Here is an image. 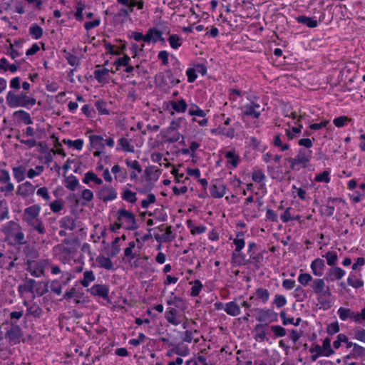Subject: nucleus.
<instances>
[{
  "mask_svg": "<svg viewBox=\"0 0 365 365\" xmlns=\"http://www.w3.org/2000/svg\"><path fill=\"white\" fill-rule=\"evenodd\" d=\"M24 252L26 257L31 259V260H34L33 259L36 258L38 256L36 250L29 245H27L24 248Z\"/></svg>",
  "mask_w": 365,
  "mask_h": 365,
  "instance_id": "nucleus-59",
  "label": "nucleus"
},
{
  "mask_svg": "<svg viewBox=\"0 0 365 365\" xmlns=\"http://www.w3.org/2000/svg\"><path fill=\"white\" fill-rule=\"evenodd\" d=\"M273 145L274 147L278 148L279 150L282 152L289 150V145L283 142L282 136L280 133H277L274 135L273 139Z\"/></svg>",
  "mask_w": 365,
  "mask_h": 365,
  "instance_id": "nucleus-29",
  "label": "nucleus"
},
{
  "mask_svg": "<svg viewBox=\"0 0 365 365\" xmlns=\"http://www.w3.org/2000/svg\"><path fill=\"white\" fill-rule=\"evenodd\" d=\"M35 190L36 186H34L31 182L26 181L18 185L16 195L23 198H27L28 197L33 195Z\"/></svg>",
  "mask_w": 365,
  "mask_h": 365,
  "instance_id": "nucleus-15",
  "label": "nucleus"
},
{
  "mask_svg": "<svg viewBox=\"0 0 365 365\" xmlns=\"http://www.w3.org/2000/svg\"><path fill=\"white\" fill-rule=\"evenodd\" d=\"M44 170L43 165H37L34 169L31 168L27 172V177L30 179H33L36 176L40 175Z\"/></svg>",
  "mask_w": 365,
  "mask_h": 365,
  "instance_id": "nucleus-53",
  "label": "nucleus"
},
{
  "mask_svg": "<svg viewBox=\"0 0 365 365\" xmlns=\"http://www.w3.org/2000/svg\"><path fill=\"white\" fill-rule=\"evenodd\" d=\"M297 21L302 24L307 26L309 28H315L318 26L317 20L306 16H299L297 18Z\"/></svg>",
  "mask_w": 365,
  "mask_h": 365,
  "instance_id": "nucleus-38",
  "label": "nucleus"
},
{
  "mask_svg": "<svg viewBox=\"0 0 365 365\" xmlns=\"http://www.w3.org/2000/svg\"><path fill=\"white\" fill-rule=\"evenodd\" d=\"M347 283L352 287L357 289L364 286V282L358 279L355 274L351 273L347 279Z\"/></svg>",
  "mask_w": 365,
  "mask_h": 365,
  "instance_id": "nucleus-43",
  "label": "nucleus"
},
{
  "mask_svg": "<svg viewBox=\"0 0 365 365\" xmlns=\"http://www.w3.org/2000/svg\"><path fill=\"white\" fill-rule=\"evenodd\" d=\"M312 288L317 295L320 308H323L324 310L329 309L331 307L332 294L329 287L326 285L324 279L317 278L314 279Z\"/></svg>",
  "mask_w": 365,
  "mask_h": 365,
  "instance_id": "nucleus-1",
  "label": "nucleus"
},
{
  "mask_svg": "<svg viewBox=\"0 0 365 365\" xmlns=\"http://www.w3.org/2000/svg\"><path fill=\"white\" fill-rule=\"evenodd\" d=\"M109 289L105 284H95L91 288V294L98 296L104 299L108 298Z\"/></svg>",
  "mask_w": 365,
  "mask_h": 365,
  "instance_id": "nucleus-18",
  "label": "nucleus"
},
{
  "mask_svg": "<svg viewBox=\"0 0 365 365\" xmlns=\"http://www.w3.org/2000/svg\"><path fill=\"white\" fill-rule=\"evenodd\" d=\"M36 284V282L33 279H28L24 284V291L26 292L33 293L34 288Z\"/></svg>",
  "mask_w": 365,
  "mask_h": 365,
  "instance_id": "nucleus-62",
  "label": "nucleus"
},
{
  "mask_svg": "<svg viewBox=\"0 0 365 365\" xmlns=\"http://www.w3.org/2000/svg\"><path fill=\"white\" fill-rule=\"evenodd\" d=\"M273 304L276 305L277 308H282L287 304L286 297L282 294H276L273 300Z\"/></svg>",
  "mask_w": 365,
  "mask_h": 365,
  "instance_id": "nucleus-56",
  "label": "nucleus"
},
{
  "mask_svg": "<svg viewBox=\"0 0 365 365\" xmlns=\"http://www.w3.org/2000/svg\"><path fill=\"white\" fill-rule=\"evenodd\" d=\"M95 279L96 277L93 271H86L83 273V279L81 281V284L83 287H88L90 283L93 282Z\"/></svg>",
  "mask_w": 365,
  "mask_h": 365,
  "instance_id": "nucleus-46",
  "label": "nucleus"
},
{
  "mask_svg": "<svg viewBox=\"0 0 365 365\" xmlns=\"http://www.w3.org/2000/svg\"><path fill=\"white\" fill-rule=\"evenodd\" d=\"M271 330L277 337L284 336L287 334L286 329L284 327L279 325L272 326Z\"/></svg>",
  "mask_w": 365,
  "mask_h": 365,
  "instance_id": "nucleus-63",
  "label": "nucleus"
},
{
  "mask_svg": "<svg viewBox=\"0 0 365 365\" xmlns=\"http://www.w3.org/2000/svg\"><path fill=\"white\" fill-rule=\"evenodd\" d=\"M61 228L73 230L76 228L75 220L69 216H66L61 218L59 222Z\"/></svg>",
  "mask_w": 365,
  "mask_h": 365,
  "instance_id": "nucleus-32",
  "label": "nucleus"
},
{
  "mask_svg": "<svg viewBox=\"0 0 365 365\" xmlns=\"http://www.w3.org/2000/svg\"><path fill=\"white\" fill-rule=\"evenodd\" d=\"M91 181L94 182L96 184L99 185L103 183V180L101 178H99L97 176V175H96L92 171H89L85 174L84 178L83 179V182L86 184H88Z\"/></svg>",
  "mask_w": 365,
  "mask_h": 365,
  "instance_id": "nucleus-39",
  "label": "nucleus"
},
{
  "mask_svg": "<svg viewBox=\"0 0 365 365\" xmlns=\"http://www.w3.org/2000/svg\"><path fill=\"white\" fill-rule=\"evenodd\" d=\"M130 61V58L128 55H124L122 58H118L115 62L114 65L116 66L117 70L120 66H128Z\"/></svg>",
  "mask_w": 365,
  "mask_h": 365,
  "instance_id": "nucleus-60",
  "label": "nucleus"
},
{
  "mask_svg": "<svg viewBox=\"0 0 365 365\" xmlns=\"http://www.w3.org/2000/svg\"><path fill=\"white\" fill-rule=\"evenodd\" d=\"M12 171L14 177L18 182H21L24 180L26 174L25 167H24L23 165L14 167L12 168Z\"/></svg>",
  "mask_w": 365,
  "mask_h": 365,
  "instance_id": "nucleus-34",
  "label": "nucleus"
},
{
  "mask_svg": "<svg viewBox=\"0 0 365 365\" xmlns=\"http://www.w3.org/2000/svg\"><path fill=\"white\" fill-rule=\"evenodd\" d=\"M168 41L173 49H178L182 44V38L177 34H171L168 38Z\"/></svg>",
  "mask_w": 365,
  "mask_h": 365,
  "instance_id": "nucleus-45",
  "label": "nucleus"
},
{
  "mask_svg": "<svg viewBox=\"0 0 365 365\" xmlns=\"http://www.w3.org/2000/svg\"><path fill=\"white\" fill-rule=\"evenodd\" d=\"M98 267L107 270H113V263L109 257L100 255L96 258Z\"/></svg>",
  "mask_w": 365,
  "mask_h": 365,
  "instance_id": "nucleus-25",
  "label": "nucleus"
},
{
  "mask_svg": "<svg viewBox=\"0 0 365 365\" xmlns=\"http://www.w3.org/2000/svg\"><path fill=\"white\" fill-rule=\"evenodd\" d=\"M225 157L227 159L228 163H230L232 168L237 167L240 162V157L235 153V151L230 150L227 151L225 154Z\"/></svg>",
  "mask_w": 365,
  "mask_h": 365,
  "instance_id": "nucleus-35",
  "label": "nucleus"
},
{
  "mask_svg": "<svg viewBox=\"0 0 365 365\" xmlns=\"http://www.w3.org/2000/svg\"><path fill=\"white\" fill-rule=\"evenodd\" d=\"M172 352H174L175 354L179 355L180 356H185L190 354V349L182 343H178L175 346L173 345V347L172 348Z\"/></svg>",
  "mask_w": 365,
  "mask_h": 365,
  "instance_id": "nucleus-33",
  "label": "nucleus"
},
{
  "mask_svg": "<svg viewBox=\"0 0 365 365\" xmlns=\"http://www.w3.org/2000/svg\"><path fill=\"white\" fill-rule=\"evenodd\" d=\"M24 304L27 307V315L39 318L43 314V309L36 303L29 305L28 302L24 301Z\"/></svg>",
  "mask_w": 365,
  "mask_h": 365,
  "instance_id": "nucleus-24",
  "label": "nucleus"
},
{
  "mask_svg": "<svg viewBox=\"0 0 365 365\" xmlns=\"http://www.w3.org/2000/svg\"><path fill=\"white\" fill-rule=\"evenodd\" d=\"M176 316L177 310L173 307L168 308L165 312V317L168 322L174 326H178L180 323V322L176 318Z\"/></svg>",
  "mask_w": 365,
  "mask_h": 365,
  "instance_id": "nucleus-28",
  "label": "nucleus"
},
{
  "mask_svg": "<svg viewBox=\"0 0 365 365\" xmlns=\"http://www.w3.org/2000/svg\"><path fill=\"white\" fill-rule=\"evenodd\" d=\"M117 2L125 6V8L121 9L116 15L118 17L128 16L133 12L135 7H137L139 10L143 9L144 7L143 0H117Z\"/></svg>",
  "mask_w": 365,
  "mask_h": 365,
  "instance_id": "nucleus-9",
  "label": "nucleus"
},
{
  "mask_svg": "<svg viewBox=\"0 0 365 365\" xmlns=\"http://www.w3.org/2000/svg\"><path fill=\"white\" fill-rule=\"evenodd\" d=\"M255 295L257 299L261 300L264 304H265L269 299V292L264 288H257L255 291Z\"/></svg>",
  "mask_w": 365,
  "mask_h": 365,
  "instance_id": "nucleus-42",
  "label": "nucleus"
},
{
  "mask_svg": "<svg viewBox=\"0 0 365 365\" xmlns=\"http://www.w3.org/2000/svg\"><path fill=\"white\" fill-rule=\"evenodd\" d=\"M170 106L177 113H185L187 108V104L184 99H180L178 101H171Z\"/></svg>",
  "mask_w": 365,
  "mask_h": 365,
  "instance_id": "nucleus-36",
  "label": "nucleus"
},
{
  "mask_svg": "<svg viewBox=\"0 0 365 365\" xmlns=\"http://www.w3.org/2000/svg\"><path fill=\"white\" fill-rule=\"evenodd\" d=\"M226 186L219 180H216L212 184L210 192L212 197L215 198H221L225 194Z\"/></svg>",
  "mask_w": 365,
  "mask_h": 365,
  "instance_id": "nucleus-16",
  "label": "nucleus"
},
{
  "mask_svg": "<svg viewBox=\"0 0 365 365\" xmlns=\"http://www.w3.org/2000/svg\"><path fill=\"white\" fill-rule=\"evenodd\" d=\"M188 114L191 116L205 117L206 113L202 110L197 105L192 103L190 105Z\"/></svg>",
  "mask_w": 365,
  "mask_h": 365,
  "instance_id": "nucleus-44",
  "label": "nucleus"
},
{
  "mask_svg": "<svg viewBox=\"0 0 365 365\" xmlns=\"http://www.w3.org/2000/svg\"><path fill=\"white\" fill-rule=\"evenodd\" d=\"M323 257L326 258L327 264L329 266L334 265L338 259L337 254L333 251L327 252Z\"/></svg>",
  "mask_w": 365,
  "mask_h": 365,
  "instance_id": "nucleus-52",
  "label": "nucleus"
},
{
  "mask_svg": "<svg viewBox=\"0 0 365 365\" xmlns=\"http://www.w3.org/2000/svg\"><path fill=\"white\" fill-rule=\"evenodd\" d=\"M3 232L7 239L12 240L18 245H24L26 243L24 233L22 232L21 226L14 221H9L3 228Z\"/></svg>",
  "mask_w": 365,
  "mask_h": 365,
  "instance_id": "nucleus-6",
  "label": "nucleus"
},
{
  "mask_svg": "<svg viewBox=\"0 0 365 365\" xmlns=\"http://www.w3.org/2000/svg\"><path fill=\"white\" fill-rule=\"evenodd\" d=\"M29 34L34 38V39H39L42 37L43 34V31L42 28L38 26V24H32L29 27Z\"/></svg>",
  "mask_w": 365,
  "mask_h": 365,
  "instance_id": "nucleus-41",
  "label": "nucleus"
},
{
  "mask_svg": "<svg viewBox=\"0 0 365 365\" xmlns=\"http://www.w3.org/2000/svg\"><path fill=\"white\" fill-rule=\"evenodd\" d=\"M6 100L10 108L24 107L29 108L36 103V98L29 96L26 93L21 92L16 94L11 91L7 93Z\"/></svg>",
  "mask_w": 365,
  "mask_h": 365,
  "instance_id": "nucleus-3",
  "label": "nucleus"
},
{
  "mask_svg": "<svg viewBox=\"0 0 365 365\" xmlns=\"http://www.w3.org/2000/svg\"><path fill=\"white\" fill-rule=\"evenodd\" d=\"M165 78L168 80V83H165L169 87H173L180 83V80L175 79L172 71L168 70L165 72Z\"/></svg>",
  "mask_w": 365,
  "mask_h": 365,
  "instance_id": "nucleus-51",
  "label": "nucleus"
},
{
  "mask_svg": "<svg viewBox=\"0 0 365 365\" xmlns=\"http://www.w3.org/2000/svg\"><path fill=\"white\" fill-rule=\"evenodd\" d=\"M225 312L230 316L235 317L240 314V306L235 302H230L225 304Z\"/></svg>",
  "mask_w": 365,
  "mask_h": 365,
  "instance_id": "nucleus-26",
  "label": "nucleus"
},
{
  "mask_svg": "<svg viewBox=\"0 0 365 365\" xmlns=\"http://www.w3.org/2000/svg\"><path fill=\"white\" fill-rule=\"evenodd\" d=\"M252 179L254 182L259 183L263 182L266 179V176L261 170H257L253 171L252 174Z\"/></svg>",
  "mask_w": 365,
  "mask_h": 365,
  "instance_id": "nucleus-54",
  "label": "nucleus"
},
{
  "mask_svg": "<svg viewBox=\"0 0 365 365\" xmlns=\"http://www.w3.org/2000/svg\"><path fill=\"white\" fill-rule=\"evenodd\" d=\"M312 277L308 273H302L298 277L299 282L303 286H307L310 282H313Z\"/></svg>",
  "mask_w": 365,
  "mask_h": 365,
  "instance_id": "nucleus-57",
  "label": "nucleus"
},
{
  "mask_svg": "<svg viewBox=\"0 0 365 365\" xmlns=\"http://www.w3.org/2000/svg\"><path fill=\"white\" fill-rule=\"evenodd\" d=\"M23 336L22 329L19 325H12L5 334V337L11 345L19 344Z\"/></svg>",
  "mask_w": 365,
  "mask_h": 365,
  "instance_id": "nucleus-12",
  "label": "nucleus"
},
{
  "mask_svg": "<svg viewBox=\"0 0 365 365\" xmlns=\"http://www.w3.org/2000/svg\"><path fill=\"white\" fill-rule=\"evenodd\" d=\"M40 211L41 206L39 205H33L24 210L22 217L28 225L32 227L38 234L43 235L46 232V228L39 217Z\"/></svg>",
  "mask_w": 365,
  "mask_h": 365,
  "instance_id": "nucleus-2",
  "label": "nucleus"
},
{
  "mask_svg": "<svg viewBox=\"0 0 365 365\" xmlns=\"http://www.w3.org/2000/svg\"><path fill=\"white\" fill-rule=\"evenodd\" d=\"M156 197L154 194L150 193L148 195L147 198L141 201V207L146 209L150 204L155 203Z\"/></svg>",
  "mask_w": 365,
  "mask_h": 365,
  "instance_id": "nucleus-61",
  "label": "nucleus"
},
{
  "mask_svg": "<svg viewBox=\"0 0 365 365\" xmlns=\"http://www.w3.org/2000/svg\"><path fill=\"white\" fill-rule=\"evenodd\" d=\"M163 31L158 29L157 27H151L148 29L145 38L148 41V43L153 42L155 43L158 41L160 34H163Z\"/></svg>",
  "mask_w": 365,
  "mask_h": 365,
  "instance_id": "nucleus-22",
  "label": "nucleus"
},
{
  "mask_svg": "<svg viewBox=\"0 0 365 365\" xmlns=\"http://www.w3.org/2000/svg\"><path fill=\"white\" fill-rule=\"evenodd\" d=\"M13 115L17 120L26 125H30L33 123V120L30 114L24 110H19L15 111Z\"/></svg>",
  "mask_w": 365,
  "mask_h": 365,
  "instance_id": "nucleus-20",
  "label": "nucleus"
},
{
  "mask_svg": "<svg viewBox=\"0 0 365 365\" xmlns=\"http://www.w3.org/2000/svg\"><path fill=\"white\" fill-rule=\"evenodd\" d=\"M27 270L35 277L44 275L45 269L51 265V261L48 259H41L38 261L28 259L26 262Z\"/></svg>",
  "mask_w": 365,
  "mask_h": 365,
  "instance_id": "nucleus-8",
  "label": "nucleus"
},
{
  "mask_svg": "<svg viewBox=\"0 0 365 365\" xmlns=\"http://www.w3.org/2000/svg\"><path fill=\"white\" fill-rule=\"evenodd\" d=\"M111 171L115 175V180H119L120 182H123L127 178V171L122 170L118 165H115L112 168Z\"/></svg>",
  "mask_w": 365,
  "mask_h": 365,
  "instance_id": "nucleus-30",
  "label": "nucleus"
},
{
  "mask_svg": "<svg viewBox=\"0 0 365 365\" xmlns=\"http://www.w3.org/2000/svg\"><path fill=\"white\" fill-rule=\"evenodd\" d=\"M130 140L126 138H120L118 141L117 150H121L127 153H133L135 151L134 146L130 144Z\"/></svg>",
  "mask_w": 365,
  "mask_h": 365,
  "instance_id": "nucleus-23",
  "label": "nucleus"
},
{
  "mask_svg": "<svg viewBox=\"0 0 365 365\" xmlns=\"http://www.w3.org/2000/svg\"><path fill=\"white\" fill-rule=\"evenodd\" d=\"M233 244L235 248L232 255V261L239 265L247 264L250 259H247L245 255L241 253L242 250L245 246L244 232L240 231L237 232L235 238L233 239Z\"/></svg>",
  "mask_w": 365,
  "mask_h": 365,
  "instance_id": "nucleus-5",
  "label": "nucleus"
},
{
  "mask_svg": "<svg viewBox=\"0 0 365 365\" xmlns=\"http://www.w3.org/2000/svg\"><path fill=\"white\" fill-rule=\"evenodd\" d=\"M117 191L111 185H104L97 193L98 198L103 202L113 201L117 198Z\"/></svg>",
  "mask_w": 365,
  "mask_h": 365,
  "instance_id": "nucleus-13",
  "label": "nucleus"
},
{
  "mask_svg": "<svg viewBox=\"0 0 365 365\" xmlns=\"http://www.w3.org/2000/svg\"><path fill=\"white\" fill-rule=\"evenodd\" d=\"M255 331H256V334L255 336V339L256 340H259L261 341H264L267 337V332L265 329V325L262 324H258L255 327Z\"/></svg>",
  "mask_w": 365,
  "mask_h": 365,
  "instance_id": "nucleus-37",
  "label": "nucleus"
},
{
  "mask_svg": "<svg viewBox=\"0 0 365 365\" xmlns=\"http://www.w3.org/2000/svg\"><path fill=\"white\" fill-rule=\"evenodd\" d=\"M330 343H331V340L328 337L325 338L323 341V344H322V348L324 351V356H329L330 355H332L334 353V350L331 348Z\"/></svg>",
  "mask_w": 365,
  "mask_h": 365,
  "instance_id": "nucleus-50",
  "label": "nucleus"
},
{
  "mask_svg": "<svg viewBox=\"0 0 365 365\" xmlns=\"http://www.w3.org/2000/svg\"><path fill=\"white\" fill-rule=\"evenodd\" d=\"M312 158L311 150L299 148L294 158H287L285 161L289 163L291 170L299 171L301 168H307L310 165Z\"/></svg>",
  "mask_w": 365,
  "mask_h": 365,
  "instance_id": "nucleus-4",
  "label": "nucleus"
},
{
  "mask_svg": "<svg viewBox=\"0 0 365 365\" xmlns=\"http://www.w3.org/2000/svg\"><path fill=\"white\" fill-rule=\"evenodd\" d=\"M116 219L122 223L123 227L128 230H135L138 225L135 215L125 208H120L116 213Z\"/></svg>",
  "mask_w": 365,
  "mask_h": 365,
  "instance_id": "nucleus-7",
  "label": "nucleus"
},
{
  "mask_svg": "<svg viewBox=\"0 0 365 365\" xmlns=\"http://www.w3.org/2000/svg\"><path fill=\"white\" fill-rule=\"evenodd\" d=\"M91 147L95 150H103L105 148L103 138L101 135H92L89 136Z\"/></svg>",
  "mask_w": 365,
  "mask_h": 365,
  "instance_id": "nucleus-27",
  "label": "nucleus"
},
{
  "mask_svg": "<svg viewBox=\"0 0 365 365\" xmlns=\"http://www.w3.org/2000/svg\"><path fill=\"white\" fill-rule=\"evenodd\" d=\"M355 339L365 343V329H358L354 331Z\"/></svg>",
  "mask_w": 365,
  "mask_h": 365,
  "instance_id": "nucleus-64",
  "label": "nucleus"
},
{
  "mask_svg": "<svg viewBox=\"0 0 365 365\" xmlns=\"http://www.w3.org/2000/svg\"><path fill=\"white\" fill-rule=\"evenodd\" d=\"M254 311L257 314L256 319L259 322L267 324L277 321V313L271 309L255 308Z\"/></svg>",
  "mask_w": 365,
  "mask_h": 365,
  "instance_id": "nucleus-10",
  "label": "nucleus"
},
{
  "mask_svg": "<svg viewBox=\"0 0 365 365\" xmlns=\"http://www.w3.org/2000/svg\"><path fill=\"white\" fill-rule=\"evenodd\" d=\"M337 314L342 321H346L348 319H351L356 322V312L349 308L340 307Z\"/></svg>",
  "mask_w": 365,
  "mask_h": 365,
  "instance_id": "nucleus-21",
  "label": "nucleus"
},
{
  "mask_svg": "<svg viewBox=\"0 0 365 365\" xmlns=\"http://www.w3.org/2000/svg\"><path fill=\"white\" fill-rule=\"evenodd\" d=\"M86 9V6L82 1H78L76 5V11L74 14L76 19L78 21H83V11Z\"/></svg>",
  "mask_w": 365,
  "mask_h": 365,
  "instance_id": "nucleus-48",
  "label": "nucleus"
},
{
  "mask_svg": "<svg viewBox=\"0 0 365 365\" xmlns=\"http://www.w3.org/2000/svg\"><path fill=\"white\" fill-rule=\"evenodd\" d=\"M345 274V271L340 267H334L331 268L325 277L327 281H334L341 279Z\"/></svg>",
  "mask_w": 365,
  "mask_h": 365,
  "instance_id": "nucleus-19",
  "label": "nucleus"
},
{
  "mask_svg": "<svg viewBox=\"0 0 365 365\" xmlns=\"http://www.w3.org/2000/svg\"><path fill=\"white\" fill-rule=\"evenodd\" d=\"M0 183L5 184L4 186L0 187V191L4 192L5 197L13 193L14 185L11 182L10 174L7 170L0 169Z\"/></svg>",
  "mask_w": 365,
  "mask_h": 365,
  "instance_id": "nucleus-11",
  "label": "nucleus"
},
{
  "mask_svg": "<svg viewBox=\"0 0 365 365\" xmlns=\"http://www.w3.org/2000/svg\"><path fill=\"white\" fill-rule=\"evenodd\" d=\"M341 200L339 198H332V197H329L328 199V204L325 206V208L323 211V213L327 216V217H331L334 215V210H335V208L334 206L332 205H329V202H336V201H340Z\"/></svg>",
  "mask_w": 365,
  "mask_h": 365,
  "instance_id": "nucleus-47",
  "label": "nucleus"
},
{
  "mask_svg": "<svg viewBox=\"0 0 365 365\" xmlns=\"http://www.w3.org/2000/svg\"><path fill=\"white\" fill-rule=\"evenodd\" d=\"M109 72L110 70L107 68L97 69L94 71L93 74L95 78L98 81V82L102 83L108 82L106 78V76L108 75Z\"/></svg>",
  "mask_w": 365,
  "mask_h": 365,
  "instance_id": "nucleus-40",
  "label": "nucleus"
},
{
  "mask_svg": "<svg viewBox=\"0 0 365 365\" xmlns=\"http://www.w3.org/2000/svg\"><path fill=\"white\" fill-rule=\"evenodd\" d=\"M242 109V116L247 115L255 119L259 118L261 113L264 110L259 104L255 102L245 105Z\"/></svg>",
  "mask_w": 365,
  "mask_h": 365,
  "instance_id": "nucleus-14",
  "label": "nucleus"
},
{
  "mask_svg": "<svg viewBox=\"0 0 365 365\" xmlns=\"http://www.w3.org/2000/svg\"><path fill=\"white\" fill-rule=\"evenodd\" d=\"M351 355L353 358L365 357V348L357 344H355L352 349Z\"/></svg>",
  "mask_w": 365,
  "mask_h": 365,
  "instance_id": "nucleus-49",
  "label": "nucleus"
},
{
  "mask_svg": "<svg viewBox=\"0 0 365 365\" xmlns=\"http://www.w3.org/2000/svg\"><path fill=\"white\" fill-rule=\"evenodd\" d=\"M311 269L315 276H322L325 269L324 260L321 258L315 259L312 262Z\"/></svg>",
  "mask_w": 365,
  "mask_h": 365,
  "instance_id": "nucleus-17",
  "label": "nucleus"
},
{
  "mask_svg": "<svg viewBox=\"0 0 365 365\" xmlns=\"http://www.w3.org/2000/svg\"><path fill=\"white\" fill-rule=\"evenodd\" d=\"M121 197L123 200L131 204H135L138 200L136 193L128 188L123 190Z\"/></svg>",
  "mask_w": 365,
  "mask_h": 365,
  "instance_id": "nucleus-31",
  "label": "nucleus"
},
{
  "mask_svg": "<svg viewBox=\"0 0 365 365\" xmlns=\"http://www.w3.org/2000/svg\"><path fill=\"white\" fill-rule=\"evenodd\" d=\"M329 172L327 170H324L322 173L317 175L314 178V180L316 182H324L328 183L330 182Z\"/></svg>",
  "mask_w": 365,
  "mask_h": 365,
  "instance_id": "nucleus-58",
  "label": "nucleus"
},
{
  "mask_svg": "<svg viewBox=\"0 0 365 365\" xmlns=\"http://www.w3.org/2000/svg\"><path fill=\"white\" fill-rule=\"evenodd\" d=\"M193 283L194 284L191 288L190 295L192 297H197L199 295L203 286L201 282L198 279L195 280Z\"/></svg>",
  "mask_w": 365,
  "mask_h": 365,
  "instance_id": "nucleus-55",
  "label": "nucleus"
}]
</instances>
